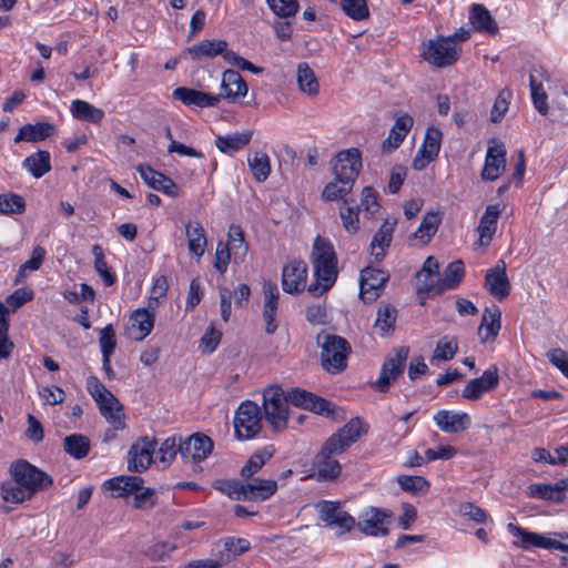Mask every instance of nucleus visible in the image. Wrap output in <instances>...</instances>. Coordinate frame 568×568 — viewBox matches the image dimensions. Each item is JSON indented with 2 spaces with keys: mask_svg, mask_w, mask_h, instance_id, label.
I'll return each mask as SVG.
<instances>
[{
  "mask_svg": "<svg viewBox=\"0 0 568 568\" xmlns=\"http://www.w3.org/2000/svg\"><path fill=\"white\" fill-rule=\"evenodd\" d=\"M367 433V425L359 418H352L333 434L322 446L314 462V477L317 481H332L339 477L342 466L334 455L342 454L361 436Z\"/></svg>",
  "mask_w": 568,
  "mask_h": 568,
  "instance_id": "nucleus-1",
  "label": "nucleus"
},
{
  "mask_svg": "<svg viewBox=\"0 0 568 568\" xmlns=\"http://www.w3.org/2000/svg\"><path fill=\"white\" fill-rule=\"evenodd\" d=\"M10 479L0 484V495L7 504H22L53 485V478L26 459L10 464Z\"/></svg>",
  "mask_w": 568,
  "mask_h": 568,
  "instance_id": "nucleus-2",
  "label": "nucleus"
},
{
  "mask_svg": "<svg viewBox=\"0 0 568 568\" xmlns=\"http://www.w3.org/2000/svg\"><path fill=\"white\" fill-rule=\"evenodd\" d=\"M310 260L315 281L308 285L307 292L318 297L331 290L338 275L337 255L332 242L320 235L316 236Z\"/></svg>",
  "mask_w": 568,
  "mask_h": 568,
  "instance_id": "nucleus-3",
  "label": "nucleus"
},
{
  "mask_svg": "<svg viewBox=\"0 0 568 568\" xmlns=\"http://www.w3.org/2000/svg\"><path fill=\"white\" fill-rule=\"evenodd\" d=\"M227 47L229 43L225 40L206 39L187 48L184 53L189 54L194 61L213 59L217 55H222L229 64L237 67L241 70L250 71L254 74L263 72V68L253 64L236 52L227 50Z\"/></svg>",
  "mask_w": 568,
  "mask_h": 568,
  "instance_id": "nucleus-4",
  "label": "nucleus"
},
{
  "mask_svg": "<svg viewBox=\"0 0 568 568\" xmlns=\"http://www.w3.org/2000/svg\"><path fill=\"white\" fill-rule=\"evenodd\" d=\"M87 389L95 400L101 415L112 426L113 430L124 429L123 407L119 399L95 376L88 377Z\"/></svg>",
  "mask_w": 568,
  "mask_h": 568,
  "instance_id": "nucleus-5",
  "label": "nucleus"
},
{
  "mask_svg": "<svg viewBox=\"0 0 568 568\" xmlns=\"http://www.w3.org/2000/svg\"><path fill=\"white\" fill-rule=\"evenodd\" d=\"M317 343L322 348V366L326 372L337 374L346 368L351 345L345 338L337 335L320 334Z\"/></svg>",
  "mask_w": 568,
  "mask_h": 568,
  "instance_id": "nucleus-6",
  "label": "nucleus"
},
{
  "mask_svg": "<svg viewBox=\"0 0 568 568\" xmlns=\"http://www.w3.org/2000/svg\"><path fill=\"white\" fill-rule=\"evenodd\" d=\"M263 410L265 420L274 432H282L287 426L288 403L284 390L278 386H270L263 393Z\"/></svg>",
  "mask_w": 568,
  "mask_h": 568,
  "instance_id": "nucleus-7",
  "label": "nucleus"
},
{
  "mask_svg": "<svg viewBox=\"0 0 568 568\" xmlns=\"http://www.w3.org/2000/svg\"><path fill=\"white\" fill-rule=\"evenodd\" d=\"M460 54V47L450 38L437 37L423 44L422 55L425 61L437 68L453 65Z\"/></svg>",
  "mask_w": 568,
  "mask_h": 568,
  "instance_id": "nucleus-8",
  "label": "nucleus"
},
{
  "mask_svg": "<svg viewBox=\"0 0 568 568\" xmlns=\"http://www.w3.org/2000/svg\"><path fill=\"white\" fill-rule=\"evenodd\" d=\"M262 428V414L257 404L245 400L240 404L234 416V432L239 439H251Z\"/></svg>",
  "mask_w": 568,
  "mask_h": 568,
  "instance_id": "nucleus-9",
  "label": "nucleus"
},
{
  "mask_svg": "<svg viewBox=\"0 0 568 568\" xmlns=\"http://www.w3.org/2000/svg\"><path fill=\"white\" fill-rule=\"evenodd\" d=\"M408 354L409 348L406 346L396 348L394 355L384 361L379 377L372 384V387L377 392L386 393L392 382L396 381L404 372Z\"/></svg>",
  "mask_w": 568,
  "mask_h": 568,
  "instance_id": "nucleus-10",
  "label": "nucleus"
},
{
  "mask_svg": "<svg viewBox=\"0 0 568 568\" xmlns=\"http://www.w3.org/2000/svg\"><path fill=\"white\" fill-rule=\"evenodd\" d=\"M316 508L324 525L337 528L339 536L349 532L355 527L354 517L342 510L338 501L322 500Z\"/></svg>",
  "mask_w": 568,
  "mask_h": 568,
  "instance_id": "nucleus-11",
  "label": "nucleus"
},
{
  "mask_svg": "<svg viewBox=\"0 0 568 568\" xmlns=\"http://www.w3.org/2000/svg\"><path fill=\"white\" fill-rule=\"evenodd\" d=\"M392 517V513L387 509L368 507L355 521V527L366 536H386L389 530L387 528V520Z\"/></svg>",
  "mask_w": 568,
  "mask_h": 568,
  "instance_id": "nucleus-12",
  "label": "nucleus"
},
{
  "mask_svg": "<svg viewBox=\"0 0 568 568\" xmlns=\"http://www.w3.org/2000/svg\"><path fill=\"white\" fill-rule=\"evenodd\" d=\"M332 169L336 179L354 184L362 169L361 152L354 148L341 151L332 161Z\"/></svg>",
  "mask_w": 568,
  "mask_h": 568,
  "instance_id": "nucleus-13",
  "label": "nucleus"
},
{
  "mask_svg": "<svg viewBox=\"0 0 568 568\" xmlns=\"http://www.w3.org/2000/svg\"><path fill=\"white\" fill-rule=\"evenodd\" d=\"M156 440L141 437L132 444L128 454V468L134 473H142L151 465L155 453Z\"/></svg>",
  "mask_w": 568,
  "mask_h": 568,
  "instance_id": "nucleus-14",
  "label": "nucleus"
},
{
  "mask_svg": "<svg viewBox=\"0 0 568 568\" xmlns=\"http://www.w3.org/2000/svg\"><path fill=\"white\" fill-rule=\"evenodd\" d=\"M507 529L510 534L518 537L519 540L514 541V545L519 548L529 549L531 547L544 548V549H557L562 551L566 549V544L558 540L547 538L537 532L528 531L513 523L507 525Z\"/></svg>",
  "mask_w": 568,
  "mask_h": 568,
  "instance_id": "nucleus-15",
  "label": "nucleus"
},
{
  "mask_svg": "<svg viewBox=\"0 0 568 568\" xmlns=\"http://www.w3.org/2000/svg\"><path fill=\"white\" fill-rule=\"evenodd\" d=\"M389 275L386 271L366 267L361 272L359 296L365 302H374L383 292Z\"/></svg>",
  "mask_w": 568,
  "mask_h": 568,
  "instance_id": "nucleus-16",
  "label": "nucleus"
},
{
  "mask_svg": "<svg viewBox=\"0 0 568 568\" xmlns=\"http://www.w3.org/2000/svg\"><path fill=\"white\" fill-rule=\"evenodd\" d=\"M212 439L204 434L196 433L182 442L180 455L185 463H195L205 459L212 453Z\"/></svg>",
  "mask_w": 568,
  "mask_h": 568,
  "instance_id": "nucleus-17",
  "label": "nucleus"
},
{
  "mask_svg": "<svg viewBox=\"0 0 568 568\" xmlns=\"http://www.w3.org/2000/svg\"><path fill=\"white\" fill-rule=\"evenodd\" d=\"M285 397L287 398V403H291L296 407L310 409L316 414L329 415L333 413V405L331 402L304 389L294 388L285 394Z\"/></svg>",
  "mask_w": 568,
  "mask_h": 568,
  "instance_id": "nucleus-18",
  "label": "nucleus"
},
{
  "mask_svg": "<svg viewBox=\"0 0 568 568\" xmlns=\"http://www.w3.org/2000/svg\"><path fill=\"white\" fill-rule=\"evenodd\" d=\"M485 288L498 301H503L509 295L510 283L504 260H499L494 267L487 270L485 275Z\"/></svg>",
  "mask_w": 568,
  "mask_h": 568,
  "instance_id": "nucleus-19",
  "label": "nucleus"
},
{
  "mask_svg": "<svg viewBox=\"0 0 568 568\" xmlns=\"http://www.w3.org/2000/svg\"><path fill=\"white\" fill-rule=\"evenodd\" d=\"M262 291L265 333L272 335L278 326L276 322V314L278 310L280 291L277 285L271 281H264Z\"/></svg>",
  "mask_w": 568,
  "mask_h": 568,
  "instance_id": "nucleus-20",
  "label": "nucleus"
},
{
  "mask_svg": "<svg viewBox=\"0 0 568 568\" xmlns=\"http://www.w3.org/2000/svg\"><path fill=\"white\" fill-rule=\"evenodd\" d=\"M442 138L443 134L439 129L435 126L427 129L424 142L413 160V168L415 170H423L438 155Z\"/></svg>",
  "mask_w": 568,
  "mask_h": 568,
  "instance_id": "nucleus-21",
  "label": "nucleus"
},
{
  "mask_svg": "<svg viewBox=\"0 0 568 568\" xmlns=\"http://www.w3.org/2000/svg\"><path fill=\"white\" fill-rule=\"evenodd\" d=\"M499 384L498 368L491 366L480 377L474 378L465 386L462 396L465 399L477 400L483 394L494 390Z\"/></svg>",
  "mask_w": 568,
  "mask_h": 568,
  "instance_id": "nucleus-22",
  "label": "nucleus"
},
{
  "mask_svg": "<svg viewBox=\"0 0 568 568\" xmlns=\"http://www.w3.org/2000/svg\"><path fill=\"white\" fill-rule=\"evenodd\" d=\"M307 265L303 261H292L283 267L282 287L286 293L296 294L305 288Z\"/></svg>",
  "mask_w": 568,
  "mask_h": 568,
  "instance_id": "nucleus-23",
  "label": "nucleus"
},
{
  "mask_svg": "<svg viewBox=\"0 0 568 568\" xmlns=\"http://www.w3.org/2000/svg\"><path fill=\"white\" fill-rule=\"evenodd\" d=\"M138 171L142 180L152 189L161 191L164 194L176 197L180 195V189L176 183L163 173L153 170L149 165H139Z\"/></svg>",
  "mask_w": 568,
  "mask_h": 568,
  "instance_id": "nucleus-24",
  "label": "nucleus"
},
{
  "mask_svg": "<svg viewBox=\"0 0 568 568\" xmlns=\"http://www.w3.org/2000/svg\"><path fill=\"white\" fill-rule=\"evenodd\" d=\"M418 293L438 295L439 291V263L434 256H428L422 270L417 273Z\"/></svg>",
  "mask_w": 568,
  "mask_h": 568,
  "instance_id": "nucleus-25",
  "label": "nucleus"
},
{
  "mask_svg": "<svg viewBox=\"0 0 568 568\" xmlns=\"http://www.w3.org/2000/svg\"><path fill=\"white\" fill-rule=\"evenodd\" d=\"M172 97L186 106L207 108L220 103V95H211L192 88L179 87L174 89Z\"/></svg>",
  "mask_w": 568,
  "mask_h": 568,
  "instance_id": "nucleus-26",
  "label": "nucleus"
},
{
  "mask_svg": "<svg viewBox=\"0 0 568 568\" xmlns=\"http://www.w3.org/2000/svg\"><path fill=\"white\" fill-rule=\"evenodd\" d=\"M506 166V150L503 144L489 146L487 150L481 178L487 181L497 180Z\"/></svg>",
  "mask_w": 568,
  "mask_h": 568,
  "instance_id": "nucleus-27",
  "label": "nucleus"
},
{
  "mask_svg": "<svg viewBox=\"0 0 568 568\" xmlns=\"http://www.w3.org/2000/svg\"><path fill=\"white\" fill-rule=\"evenodd\" d=\"M414 124L413 118L407 113L399 114L394 125L390 128L388 136L382 143V150L384 153H390L397 149Z\"/></svg>",
  "mask_w": 568,
  "mask_h": 568,
  "instance_id": "nucleus-28",
  "label": "nucleus"
},
{
  "mask_svg": "<svg viewBox=\"0 0 568 568\" xmlns=\"http://www.w3.org/2000/svg\"><path fill=\"white\" fill-rule=\"evenodd\" d=\"M222 93L220 95V100L226 99L231 101H235L239 98H243L247 94V84L242 75L233 70H225L222 74V83H221Z\"/></svg>",
  "mask_w": 568,
  "mask_h": 568,
  "instance_id": "nucleus-29",
  "label": "nucleus"
},
{
  "mask_svg": "<svg viewBox=\"0 0 568 568\" xmlns=\"http://www.w3.org/2000/svg\"><path fill=\"white\" fill-rule=\"evenodd\" d=\"M396 223V219H386L379 229L375 232L369 244V248L371 254L375 257L376 261H381L385 257L386 250L389 247L393 240V233L395 231Z\"/></svg>",
  "mask_w": 568,
  "mask_h": 568,
  "instance_id": "nucleus-30",
  "label": "nucleus"
},
{
  "mask_svg": "<svg viewBox=\"0 0 568 568\" xmlns=\"http://www.w3.org/2000/svg\"><path fill=\"white\" fill-rule=\"evenodd\" d=\"M436 426L445 433H459L468 429L471 419L467 413H453L449 410H439L434 416Z\"/></svg>",
  "mask_w": 568,
  "mask_h": 568,
  "instance_id": "nucleus-31",
  "label": "nucleus"
},
{
  "mask_svg": "<svg viewBox=\"0 0 568 568\" xmlns=\"http://www.w3.org/2000/svg\"><path fill=\"white\" fill-rule=\"evenodd\" d=\"M500 216L498 205H488L485 213L480 217L478 225L479 243L484 246L488 245L497 229V221Z\"/></svg>",
  "mask_w": 568,
  "mask_h": 568,
  "instance_id": "nucleus-32",
  "label": "nucleus"
},
{
  "mask_svg": "<svg viewBox=\"0 0 568 568\" xmlns=\"http://www.w3.org/2000/svg\"><path fill=\"white\" fill-rule=\"evenodd\" d=\"M185 235L187 237L190 253L200 258L204 254L207 245L203 226L197 221H190L185 225Z\"/></svg>",
  "mask_w": 568,
  "mask_h": 568,
  "instance_id": "nucleus-33",
  "label": "nucleus"
},
{
  "mask_svg": "<svg viewBox=\"0 0 568 568\" xmlns=\"http://www.w3.org/2000/svg\"><path fill=\"white\" fill-rule=\"evenodd\" d=\"M277 490L274 479L253 478L246 483L247 501H264L271 498Z\"/></svg>",
  "mask_w": 568,
  "mask_h": 568,
  "instance_id": "nucleus-34",
  "label": "nucleus"
},
{
  "mask_svg": "<svg viewBox=\"0 0 568 568\" xmlns=\"http://www.w3.org/2000/svg\"><path fill=\"white\" fill-rule=\"evenodd\" d=\"M469 20L478 31L487 32L490 36L498 33V26L485 6L475 3L469 11Z\"/></svg>",
  "mask_w": 568,
  "mask_h": 568,
  "instance_id": "nucleus-35",
  "label": "nucleus"
},
{
  "mask_svg": "<svg viewBox=\"0 0 568 568\" xmlns=\"http://www.w3.org/2000/svg\"><path fill=\"white\" fill-rule=\"evenodd\" d=\"M253 132H235L226 135H217L215 146L222 153H233L244 149L252 140Z\"/></svg>",
  "mask_w": 568,
  "mask_h": 568,
  "instance_id": "nucleus-36",
  "label": "nucleus"
},
{
  "mask_svg": "<svg viewBox=\"0 0 568 568\" xmlns=\"http://www.w3.org/2000/svg\"><path fill=\"white\" fill-rule=\"evenodd\" d=\"M224 244L229 245L232 251L235 264L244 262L248 252V244L245 242L244 232L240 225L233 224L229 227L227 242Z\"/></svg>",
  "mask_w": 568,
  "mask_h": 568,
  "instance_id": "nucleus-37",
  "label": "nucleus"
},
{
  "mask_svg": "<svg viewBox=\"0 0 568 568\" xmlns=\"http://www.w3.org/2000/svg\"><path fill=\"white\" fill-rule=\"evenodd\" d=\"M464 275L465 267L463 261L456 260L449 263L443 276H440L438 295L443 294L445 291L455 290L463 281Z\"/></svg>",
  "mask_w": 568,
  "mask_h": 568,
  "instance_id": "nucleus-38",
  "label": "nucleus"
},
{
  "mask_svg": "<svg viewBox=\"0 0 568 568\" xmlns=\"http://www.w3.org/2000/svg\"><path fill=\"white\" fill-rule=\"evenodd\" d=\"M70 111L73 118L95 124L100 123L104 118V111L102 109H99L84 100L72 101Z\"/></svg>",
  "mask_w": 568,
  "mask_h": 568,
  "instance_id": "nucleus-39",
  "label": "nucleus"
},
{
  "mask_svg": "<svg viewBox=\"0 0 568 568\" xmlns=\"http://www.w3.org/2000/svg\"><path fill=\"white\" fill-rule=\"evenodd\" d=\"M500 317L501 313L497 306H495L494 308L485 310L478 329V333L483 342H486L489 338H494L497 336L500 329Z\"/></svg>",
  "mask_w": 568,
  "mask_h": 568,
  "instance_id": "nucleus-40",
  "label": "nucleus"
},
{
  "mask_svg": "<svg viewBox=\"0 0 568 568\" xmlns=\"http://www.w3.org/2000/svg\"><path fill=\"white\" fill-rule=\"evenodd\" d=\"M275 448L273 445H266L262 449L256 450L241 469L243 478H251L254 474L262 469L265 463L273 457Z\"/></svg>",
  "mask_w": 568,
  "mask_h": 568,
  "instance_id": "nucleus-41",
  "label": "nucleus"
},
{
  "mask_svg": "<svg viewBox=\"0 0 568 568\" xmlns=\"http://www.w3.org/2000/svg\"><path fill=\"white\" fill-rule=\"evenodd\" d=\"M54 131L52 124L47 122L27 124L22 126L14 138V142L20 141L37 142L49 138Z\"/></svg>",
  "mask_w": 568,
  "mask_h": 568,
  "instance_id": "nucleus-42",
  "label": "nucleus"
},
{
  "mask_svg": "<svg viewBox=\"0 0 568 568\" xmlns=\"http://www.w3.org/2000/svg\"><path fill=\"white\" fill-rule=\"evenodd\" d=\"M130 322L133 328H136L138 335L134 336L135 341L144 339L154 327V313L148 308H138L131 316Z\"/></svg>",
  "mask_w": 568,
  "mask_h": 568,
  "instance_id": "nucleus-43",
  "label": "nucleus"
},
{
  "mask_svg": "<svg viewBox=\"0 0 568 568\" xmlns=\"http://www.w3.org/2000/svg\"><path fill=\"white\" fill-rule=\"evenodd\" d=\"M144 484L143 478L139 476H118L105 481V487L109 490H116L118 497L125 495H133L136 489L142 488Z\"/></svg>",
  "mask_w": 568,
  "mask_h": 568,
  "instance_id": "nucleus-44",
  "label": "nucleus"
},
{
  "mask_svg": "<svg viewBox=\"0 0 568 568\" xmlns=\"http://www.w3.org/2000/svg\"><path fill=\"white\" fill-rule=\"evenodd\" d=\"M527 496L555 503H562L565 500V494L561 491L559 480L555 485L531 484L527 488Z\"/></svg>",
  "mask_w": 568,
  "mask_h": 568,
  "instance_id": "nucleus-45",
  "label": "nucleus"
},
{
  "mask_svg": "<svg viewBox=\"0 0 568 568\" xmlns=\"http://www.w3.org/2000/svg\"><path fill=\"white\" fill-rule=\"evenodd\" d=\"M22 165L33 178L39 179L51 170L50 153L48 151L39 150L38 152L27 156Z\"/></svg>",
  "mask_w": 568,
  "mask_h": 568,
  "instance_id": "nucleus-46",
  "label": "nucleus"
},
{
  "mask_svg": "<svg viewBox=\"0 0 568 568\" xmlns=\"http://www.w3.org/2000/svg\"><path fill=\"white\" fill-rule=\"evenodd\" d=\"M64 452L75 459H82L90 452V439L82 434H71L63 438Z\"/></svg>",
  "mask_w": 568,
  "mask_h": 568,
  "instance_id": "nucleus-47",
  "label": "nucleus"
},
{
  "mask_svg": "<svg viewBox=\"0 0 568 568\" xmlns=\"http://www.w3.org/2000/svg\"><path fill=\"white\" fill-rule=\"evenodd\" d=\"M440 222L442 215L439 212H428L424 216L419 227L413 234V237L419 240L424 245L429 243L432 237L436 234Z\"/></svg>",
  "mask_w": 568,
  "mask_h": 568,
  "instance_id": "nucleus-48",
  "label": "nucleus"
},
{
  "mask_svg": "<svg viewBox=\"0 0 568 568\" xmlns=\"http://www.w3.org/2000/svg\"><path fill=\"white\" fill-rule=\"evenodd\" d=\"M297 83L302 92L315 97L318 94L320 84L314 71L305 62L297 67Z\"/></svg>",
  "mask_w": 568,
  "mask_h": 568,
  "instance_id": "nucleus-49",
  "label": "nucleus"
},
{
  "mask_svg": "<svg viewBox=\"0 0 568 568\" xmlns=\"http://www.w3.org/2000/svg\"><path fill=\"white\" fill-rule=\"evenodd\" d=\"M248 168L257 182H264L271 173L270 158L264 152H255L247 158Z\"/></svg>",
  "mask_w": 568,
  "mask_h": 568,
  "instance_id": "nucleus-50",
  "label": "nucleus"
},
{
  "mask_svg": "<svg viewBox=\"0 0 568 568\" xmlns=\"http://www.w3.org/2000/svg\"><path fill=\"white\" fill-rule=\"evenodd\" d=\"M354 184L348 181H344L341 179H334V181L327 183L322 192V196L326 201H337L343 200L344 203H347L345 196L349 194L353 190Z\"/></svg>",
  "mask_w": 568,
  "mask_h": 568,
  "instance_id": "nucleus-51",
  "label": "nucleus"
},
{
  "mask_svg": "<svg viewBox=\"0 0 568 568\" xmlns=\"http://www.w3.org/2000/svg\"><path fill=\"white\" fill-rule=\"evenodd\" d=\"M182 445V438L180 436H171L168 437L158 449L159 463L163 468L171 465V463L176 457L178 453H180V447Z\"/></svg>",
  "mask_w": 568,
  "mask_h": 568,
  "instance_id": "nucleus-52",
  "label": "nucleus"
},
{
  "mask_svg": "<svg viewBox=\"0 0 568 568\" xmlns=\"http://www.w3.org/2000/svg\"><path fill=\"white\" fill-rule=\"evenodd\" d=\"M395 322L396 310L393 306L385 305L378 310L374 327L384 337L394 331Z\"/></svg>",
  "mask_w": 568,
  "mask_h": 568,
  "instance_id": "nucleus-53",
  "label": "nucleus"
},
{
  "mask_svg": "<svg viewBox=\"0 0 568 568\" xmlns=\"http://www.w3.org/2000/svg\"><path fill=\"white\" fill-rule=\"evenodd\" d=\"M343 12L354 21H363L369 18V9L366 0H339Z\"/></svg>",
  "mask_w": 568,
  "mask_h": 568,
  "instance_id": "nucleus-54",
  "label": "nucleus"
},
{
  "mask_svg": "<svg viewBox=\"0 0 568 568\" xmlns=\"http://www.w3.org/2000/svg\"><path fill=\"white\" fill-rule=\"evenodd\" d=\"M92 254L94 256V268L103 280V283L106 286L113 285L115 283V276L108 266V263L104 258L102 246L99 244H94L92 246Z\"/></svg>",
  "mask_w": 568,
  "mask_h": 568,
  "instance_id": "nucleus-55",
  "label": "nucleus"
},
{
  "mask_svg": "<svg viewBox=\"0 0 568 568\" xmlns=\"http://www.w3.org/2000/svg\"><path fill=\"white\" fill-rule=\"evenodd\" d=\"M529 85L535 108L538 110L540 114L546 115L549 110L547 102L548 95L544 90L541 81H537L536 75L534 73H530L529 75Z\"/></svg>",
  "mask_w": 568,
  "mask_h": 568,
  "instance_id": "nucleus-56",
  "label": "nucleus"
},
{
  "mask_svg": "<svg viewBox=\"0 0 568 568\" xmlns=\"http://www.w3.org/2000/svg\"><path fill=\"white\" fill-rule=\"evenodd\" d=\"M458 351L457 341L454 337L444 336L440 338L434 349L432 362L435 361H450L454 358Z\"/></svg>",
  "mask_w": 568,
  "mask_h": 568,
  "instance_id": "nucleus-57",
  "label": "nucleus"
},
{
  "mask_svg": "<svg viewBox=\"0 0 568 568\" xmlns=\"http://www.w3.org/2000/svg\"><path fill=\"white\" fill-rule=\"evenodd\" d=\"M271 11L282 19L295 17L300 9L298 0H266Z\"/></svg>",
  "mask_w": 568,
  "mask_h": 568,
  "instance_id": "nucleus-58",
  "label": "nucleus"
},
{
  "mask_svg": "<svg viewBox=\"0 0 568 568\" xmlns=\"http://www.w3.org/2000/svg\"><path fill=\"white\" fill-rule=\"evenodd\" d=\"M26 210V201L21 195L14 193L0 194L1 214H21Z\"/></svg>",
  "mask_w": 568,
  "mask_h": 568,
  "instance_id": "nucleus-59",
  "label": "nucleus"
},
{
  "mask_svg": "<svg viewBox=\"0 0 568 568\" xmlns=\"http://www.w3.org/2000/svg\"><path fill=\"white\" fill-rule=\"evenodd\" d=\"M133 503L132 506L135 509L140 510H150L156 504V491L153 488H146L142 485V488L136 489V491L132 495Z\"/></svg>",
  "mask_w": 568,
  "mask_h": 568,
  "instance_id": "nucleus-60",
  "label": "nucleus"
},
{
  "mask_svg": "<svg viewBox=\"0 0 568 568\" xmlns=\"http://www.w3.org/2000/svg\"><path fill=\"white\" fill-rule=\"evenodd\" d=\"M359 212L361 207L356 206H343L339 210L343 227L349 234H355L359 230Z\"/></svg>",
  "mask_w": 568,
  "mask_h": 568,
  "instance_id": "nucleus-61",
  "label": "nucleus"
},
{
  "mask_svg": "<svg viewBox=\"0 0 568 568\" xmlns=\"http://www.w3.org/2000/svg\"><path fill=\"white\" fill-rule=\"evenodd\" d=\"M45 258V250L41 246H36L32 250L31 257L26 261L19 268V272L16 277V283L20 282L22 278L26 277L27 271H37L42 265L43 261Z\"/></svg>",
  "mask_w": 568,
  "mask_h": 568,
  "instance_id": "nucleus-62",
  "label": "nucleus"
},
{
  "mask_svg": "<svg viewBox=\"0 0 568 568\" xmlns=\"http://www.w3.org/2000/svg\"><path fill=\"white\" fill-rule=\"evenodd\" d=\"M400 488L409 493L427 491L429 483L422 476L400 475L397 477Z\"/></svg>",
  "mask_w": 568,
  "mask_h": 568,
  "instance_id": "nucleus-63",
  "label": "nucleus"
},
{
  "mask_svg": "<svg viewBox=\"0 0 568 568\" xmlns=\"http://www.w3.org/2000/svg\"><path fill=\"white\" fill-rule=\"evenodd\" d=\"M215 487L234 500H246L247 498L246 484L240 480H224Z\"/></svg>",
  "mask_w": 568,
  "mask_h": 568,
  "instance_id": "nucleus-64",
  "label": "nucleus"
}]
</instances>
